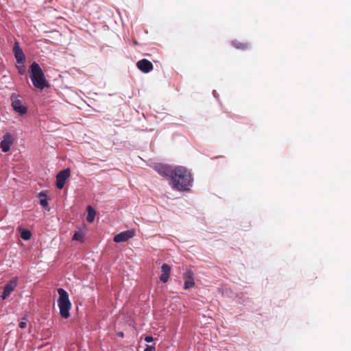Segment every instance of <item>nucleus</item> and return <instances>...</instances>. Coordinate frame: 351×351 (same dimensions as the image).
<instances>
[{
    "label": "nucleus",
    "instance_id": "f257e3e1",
    "mask_svg": "<svg viewBox=\"0 0 351 351\" xmlns=\"http://www.w3.org/2000/svg\"><path fill=\"white\" fill-rule=\"evenodd\" d=\"M171 178L172 189L181 191L188 190L193 181L190 171L182 166L173 168Z\"/></svg>",
    "mask_w": 351,
    "mask_h": 351
},
{
    "label": "nucleus",
    "instance_id": "f3484780",
    "mask_svg": "<svg viewBox=\"0 0 351 351\" xmlns=\"http://www.w3.org/2000/svg\"><path fill=\"white\" fill-rule=\"evenodd\" d=\"M40 198V204L45 208L48 206L47 195L44 192H40L38 195Z\"/></svg>",
    "mask_w": 351,
    "mask_h": 351
},
{
    "label": "nucleus",
    "instance_id": "20e7f679",
    "mask_svg": "<svg viewBox=\"0 0 351 351\" xmlns=\"http://www.w3.org/2000/svg\"><path fill=\"white\" fill-rule=\"evenodd\" d=\"M19 97V95L15 93H12L10 96L11 104L15 112L19 113L20 115H23L27 113V108L22 104V101Z\"/></svg>",
    "mask_w": 351,
    "mask_h": 351
},
{
    "label": "nucleus",
    "instance_id": "ddd939ff",
    "mask_svg": "<svg viewBox=\"0 0 351 351\" xmlns=\"http://www.w3.org/2000/svg\"><path fill=\"white\" fill-rule=\"evenodd\" d=\"M173 169H172L168 166L160 165L158 167L157 171L162 176H165L167 177H171L172 172H173Z\"/></svg>",
    "mask_w": 351,
    "mask_h": 351
},
{
    "label": "nucleus",
    "instance_id": "9b49d317",
    "mask_svg": "<svg viewBox=\"0 0 351 351\" xmlns=\"http://www.w3.org/2000/svg\"><path fill=\"white\" fill-rule=\"evenodd\" d=\"M171 267L167 263H164L161 266V274L160 276V280L162 282L165 283L169 280L170 274H171Z\"/></svg>",
    "mask_w": 351,
    "mask_h": 351
},
{
    "label": "nucleus",
    "instance_id": "a211bd4d",
    "mask_svg": "<svg viewBox=\"0 0 351 351\" xmlns=\"http://www.w3.org/2000/svg\"><path fill=\"white\" fill-rule=\"evenodd\" d=\"M84 234L82 231H77L73 236V240L82 242L84 241Z\"/></svg>",
    "mask_w": 351,
    "mask_h": 351
},
{
    "label": "nucleus",
    "instance_id": "f03ea898",
    "mask_svg": "<svg viewBox=\"0 0 351 351\" xmlns=\"http://www.w3.org/2000/svg\"><path fill=\"white\" fill-rule=\"evenodd\" d=\"M29 69L30 78L33 85L36 88L43 90V88L49 86V84L46 80L45 74L38 63L34 62L30 65Z\"/></svg>",
    "mask_w": 351,
    "mask_h": 351
},
{
    "label": "nucleus",
    "instance_id": "f8f14e48",
    "mask_svg": "<svg viewBox=\"0 0 351 351\" xmlns=\"http://www.w3.org/2000/svg\"><path fill=\"white\" fill-rule=\"evenodd\" d=\"M184 289H189L194 287L195 282L193 280V273L191 270H187L184 274Z\"/></svg>",
    "mask_w": 351,
    "mask_h": 351
},
{
    "label": "nucleus",
    "instance_id": "6ab92c4d",
    "mask_svg": "<svg viewBox=\"0 0 351 351\" xmlns=\"http://www.w3.org/2000/svg\"><path fill=\"white\" fill-rule=\"evenodd\" d=\"M27 326V320L25 318H23L22 321L19 323V327L21 328H25Z\"/></svg>",
    "mask_w": 351,
    "mask_h": 351
},
{
    "label": "nucleus",
    "instance_id": "423d86ee",
    "mask_svg": "<svg viewBox=\"0 0 351 351\" xmlns=\"http://www.w3.org/2000/svg\"><path fill=\"white\" fill-rule=\"evenodd\" d=\"M17 285L18 278L16 277L9 281L4 287L3 291L1 295V298L3 300L6 299L14 291Z\"/></svg>",
    "mask_w": 351,
    "mask_h": 351
},
{
    "label": "nucleus",
    "instance_id": "6e6552de",
    "mask_svg": "<svg viewBox=\"0 0 351 351\" xmlns=\"http://www.w3.org/2000/svg\"><path fill=\"white\" fill-rule=\"evenodd\" d=\"M135 235L133 230L121 232L114 237V241L116 243L125 242Z\"/></svg>",
    "mask_w": 351,
    "mask_h": 351
},
{
    "label": "nucleus",
    "instance_id": "4be33fe9",
    "mask_svg": "<svg viewBox=\"0 0 351 351\" xmlns=\"http://www.w3.org/2000/svg\"><path fill=\"white\" fill-rule=\"evenodd\" d=\"M145 341L147 343H151L154 341V339L152 336H147L145 338Z\"/></svg>",
    "mask_w": 351,
    "mask_h": 351
},
{
    "label": "nucleus",
    "instance_id": "412c9836",
    "mask_svg": "<svg viewBox=\"0 0 351 351\" xmlns=\"http://www.w3.org/2000/svg\"><path fill=\"white\" fill-rule=\"evenodd\" d=\"M156 348L154 346H146V348H145L144 351H155Z\"/></svg>",
    "mask_w": 351,
    "mask_h": 351
},
{
    "label": "nucleus",
    "instance_id": "dca6fc26",
    "mask_svg": "<svg viewBox=\"0 0 351 351\" xmlns=\"http://www.w3.org/2000/svg\"><path fill=\"white\" fill-rule=\"evenodd\" d=\"M19 231L20 232V236L22 239L28 241L31 239L32 233L29 230L23 229L22 228H19Z\"/></svg>",
    "mask_w": 351,
    "mask_h": 351
},
{
    "label": "nucleus",
    "instance_id": "5701e85b",
    "mask_svg": "<svg viewBox=\"0 0 351 351\" xmlns=\"http://www.w3.org/2000/svg\"><path fill=\"white\" fill-rule=\"evenodd\" d=\"M118 335H119V337H123V332H119L118 333Z\"/></svg>",
    "mask_w": 351,
    "mask_h": 351
},
{
    "label": "nucleus",
    "instance_id": "4468645a",
    "mask_svg": "<svg viewBox=\"0 0 351 351\" xmlns=\"http://www.w3.org/2000/svg\"><path fill=\"white\" fill-rule=\"evenodd\" d=\"M232 45L237 49L245 50L249 48L250 44L247 43H243L238 40H234L232 42Z\"/></svg>",
    "mask_w": 351,
    "mask_h": 351
},
{
    "label": "nucleus",
    "instance_id": "1a4fd4ad",
    "mask_svg": "<svg viewBox=\"0 0 351 351\" xmlns=\"http://www.w3.org/2000/svg\"><path fill=\"white\" fill-rule=\"evenodd\" d=\"M137 68L143 73H147L153 70L154 66L152 63L147 60L142 59L137 62L136 63Z\"/></svg>",
    "mask_w": 351,
    "mask_h": 351
},
{
    "label": "nucleus",
    "instance_id": "2eb2a0df",
    "mask_svg": "<svg viewBox=\"0 0 351 351\" xmlns=\"http://www.w3.org/2000/svg\"><path fill=\"white\" fill-rule=\"evenodd\" d=\"M87 212H88V215L86 217L87 221L89 223L93 222L95 217V215H96L95 210H94V208H93L92 206H88L87 208Z\"/></svg>",
    "mask_w": 351,
    "mask_h": 351
},
{
    "label": "nucleus",
    "instance_id": "9d476101",
    "mask_svg": "<svg viewBox=\"0 0 351 351\" xmlns=\"http://www.w3.org/2000/svg\"><path fill=\"white\" fill-rule=\"evenodd\" d=\"M13 52L14 57L16 60L17 63L23 64L25 60V56L23 50L20 48L19 45L17 42L14 43L13 47Z\"/></svg>",
    "mask_w": 351,
    "mask_h": 351
},
{
    "label": "nucleus",
    "instance_id": "39448f33",
    "mask_svg": "<svg viewBox=\"0 0 351 351\" xmlns=\"http://www.w3.org/2000/svg\"><path fill=\"white\" fill-rule=\"evenodd\" d=\"M14 136L7 132L3 136V140L0 143V148L3 152H8L10 151L11 146L14 144Z\"/></svg>",
    "mask_w": 351,
    "mask_h": 351
},
{
    "label": "nucleus",
    "instance_id": "0eeeda50",
    "mask_svg": "<svg viewBox=\"0 0 351 351\" xmlns=\"http://www.w3.org/2000/svg\"><path fill=\"white\" fill-rule=\"evenodd\" d=\"M70 176V169H66L60 171L56 176V186L61 189L64 187L66 180Z\"/></svg>",
    "mask_w": 351,
    "mask_h": 351
},
{
    "label": "nucleus",
    "instance_id": "7ed1b4c3",
    "mask_svg": "<svg viewBox=\"0 0 351 351\" xmlns=\"http://www.w3.org/2000/svg\"><path fill=\"white\" fill-rule=\"evenodd\" d=\"M59 298L58 300V305L60 308V314L62 317L67 319L70 316V310L71 308V303L69 298L68 293L63 289H58Z\"/></svg>",
    "mask_w": 351,
    "mask_h": 351
},
{
    "label": "nucleus",
    "instance_id": "aec40b11",
    "mask_svg": "<svg viewBox=\"0 0 351 351\" xmlns=\"http://www.w3.org/2000/svg\"><path fill=\"white\" fill-rule=\"evenodd\" d=\"M19 73L21 75L24 74L25 72V69L23 65L18 66Z\"/></svg>",
    "mask_w": 351,
    "mask_h": 351
}]
</instances>
